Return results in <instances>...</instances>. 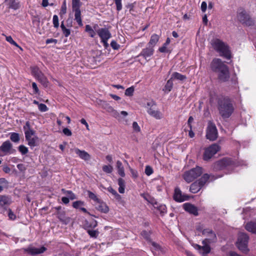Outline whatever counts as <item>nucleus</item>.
<instances>
[{
  "label": "nucleus",
  "mask_w": 256,
  "mask_h": 256,
  "mask_svg": "<svg viewBox=\"0 0 256 256\" xmlns=\"http://www.w3.org/2000/svg\"><path fill=\"white\" fill-rule=\"evenodd\" d=\"M173 198L175 201L181 202L188 200L190 197L187 194H182V192L180 190V188L176 187L174 189Z\"/></svg>",
  "instance_id": "nucleus-12"
},
{
  "label": "nucleus",
  "mask_w": 256,
  "mask_h": 256,
  "mask_svg": "<svg viewBox=\"0 0 256 256\" xmlns=\"http://www.w3.org/2000/svg\"><path fill=\"white\" fill-rule=\"evenodd\" d=\"M10 198L6 196H2L0 198V210L1 212H4L7 207L10 204Z\"/></svg>",
  "instance_id": "nucleus-19"
},
{
  "label": "nucleus",
  "mask_w": 256,
  "mask_h": 256,
  "mask_svg": "<svg viewBox=\"0 0 256 256\" xmlns=\"http://www.w3.org/2000/svg\"><path fill=\"white\" fill-rule=\"evenodd\" d=\"M80 122L86 126V129L88 130H90L88 124V122H86V120L84 118L81 119Z\"/></svg>",
  "instance_id": "nucleus-64"
},
{
  "label": "nucleus",
  "mask_w": 256,
  "mask_h": 256,
  "mask_svg": "<svg viewBox=\"0 0 256 256\" xmlns=\"http://www.w3.org/2000/svg\"><path fill=\"white\" fill-rule=\"evenodd\" d=\"M212 71L218 73V79L222 82H226L230 78L228 67L220 58H214L211 62Z\"/></svg>",
  "instance_id": "nucleus-1"
},
{
  "label": "nucleus",
  "mask_w": 256,
  "mask_h": 256,
  "mask_svg": "<svg viewBox=\"0 0 256 256\" xmlns=\"http://www.w3.org/2000/svg\"><path fill=\"white\" fill-rule=\"evenodd\" d=\"M102 170L106 174H110L113 171V167L111 165H104L102 167Z\"/></svg>",
  "instance_id": "nucleus-39"
},
{
  "label": "nucleus",
  "mask_w": 256,
  "mask_h": 256,
  "mask_svg": "<svg viewBox=\"0 0 256 256\" xmlns=\"http://www.w3.org/2000/svg\"><path fill=\"white\" fill-rule=\"evenodd\" d=\"M80 0H72V7H80Z\"/></svg>",
  "instance_id": "nucleus-57"
},
{
  "label": "nucleus",
  "mask_w": 256,
  "mask_h": 256,
  "mask_svg": "<svg viewBox=\"0 0 256 256\" xmlns=\"http://www.w3.org/2000/svg\"><path fill=\"white\" fill-rule=\"evenodd\" d=\"M71 152L76 154L80 158L88 161L90 160L91 156L88 152L84 150H80L77 148H74L70 150Z\"/></svg>",
  "instance_id": "nucleus-14"
},
{
  "label": "nucleus",
  "mask_w": 256,
  "mask_h": 256,
  "mask_svg": "<svg viewBox=\"0 0 256 256\" xmlns=\"http://www.w3.org/2000/svg\"><path fill=\"white\" fill-rule=\"evenodd\" d=\"M6 40L7 42H10V44H12L14 46H16L18 47L22 50V48L16 42H15L13 40V39L11 36H6Z\"/></svg>",
  "instance_id": "nucleus-43"
},
{
  "label": "nucleus",
  "mask_w": 256,
  "mask_h": 256,
  "mask_svg": "<svg viewBox=\"0 0 256 256\" xmlns=\"http://www.w3.org/2000/svg\"><path fill=\"white\" fill-rule=\"evenodd\" d=\"M210 178V176L208 174H204L202 176L197 182L198 183V184L202 188L206 182H208V180Z\"/></svg>",
  "instance_id": "nucleus-29"
},
{
  "label": "nucleus",
  "mask_w": 256,
  "mask_h": 256,
  "mask_svg": "<svg viewBox=\"0 0 256 256\" xmlns=\"http://www.w3.org/2000/svg\"><path fill=\"white\" fill-rule=\"evenodd\" d=\"M108 190L114 196H115L116 198H120V196L117 193V192L113 189L112 187H109L108 188Z\"/></svg>",
  "instance_id": "nucleus-52"
},
{
  "label": "nucleus",
  "mask_w": 256,
  "mask_h": 256,
  "mask_svg": "<svg viewBox=\"0 0 256 256\" xmlns=\"http://www.w3.org/2000/svg\"><path fill=\"white\" fill-rule=\"evenodd\" d=\"M159 40V36L158 34H154L151 37L148 44V46H152V48L156 46Z\"/></svg>",
  "instance_id": "nucleus-28"
},
{
  "label": "nucleus",
  "mask_w": 256,
  "mask_h": 256,
  "mask_svg": "<svg viewBox=\"0 0 256 256\" xmlns=\"http://www.w3.org/2000/svg\"><path fill=\"white\" fill-rule=\"evenodd\" d=\"M170 38H167L166 42L165 43L163 44V46L160 48L158 50L160 52H168V50L167 49V46L170 44Z\"/></svg>",
  "instance_id": "nucleus-34"
},
{
  "label": "nucleus",
  "mask_w": 256,
  "mask_h": 256,
  "mask_svg": "<svg viewBox=\"0 0 256 256\" xmlns=\"http://www.w3.org/2000/svg\"><path fill=\"white\" fill-rule=\"evenodd\" d=\"M0 151L4 152V155L10 154L13 153L12 144L9 140L4 142L0 146Z\"/></svg>",
  "instance_id": "nucleus-16"
},
{
  "label": "nucleus",
  "mask_w": 256,
  "mask_h": 256,
  "mask_svg": "<svg viewBox=\"0 0 256 256\" xmlns=\"http://www.w3.org/2000/svg\"><path fill=\"white\" fill-rule=\"evenodd\" d=\"M248 236L246 234L240 232L238 234L236 245L239 250L243 253L246 254L249 251L248 248Z\"/></svg>",
  "instance_id": "nucleus-7"
},
{
  "label": "nucleus",
  "mask_w": 256,
  "mask_h": 256,
  "mask_svg": "<svg viewBox=\"0 0 256 256\" xmlns=\"http://www.w3.org/2000/svg\"><path fill=\"white\" fill-rule=\"evenodd\" d=\"M63 34L66 37H68L70 34V30L69 28H66L62 22L60 25Z\"/></svg>",
  "instance_id": "nucleus-37"
},
{
  "label": "nucleus",
  "mask_w": 256,
  "mask_h": 256,
  "mask_svg": "<svg viewBox=\"0 0 256 256\" xmlns=\"http://www.w3.org/2000/svg\"><path fill=\"white\" fill-rule=\"evenodd\" d=\"M84 204V202L82 200L74 202L72 204V206L76 209H80Z\"/></svg>",
  "instance_id": "nucleus-40"
},
{
  "label": "nucleus",
  "mask_w": 256,
  "mask_h": 256,
  "mask_svg": "<svg viewBox=\"0 0 256 256\" xmlns=\"http://www.w3.org/2000/svg\"><path fill=\"white\" fill-rule=\"evenodd\" d=\"M130 173L132 174V176L134 178H137L138 176V172L132 168H130Z\"/></svg>",
  "instance_id": "nucleus-60"
},
{
  "label": "nucleus",
  "mask_w": 256,
  "mask_h": 256,
  "mask_svg": "<svg viewBox=\"0 0 256 256\" xmlns=\"http://www.w3.org/2000/svg\"><path fill=\"white\" fill-rule=\"evenodd\" d=\"M202 172V168L200 166H196L195 168H193L190 170L186 172L184 174L182 177L186 182L190 183L200 176Z\"/></svg>",
  "instance_id": "nucleus-6"
},
{
  "label": "nucleus",
  "mask_w": 256,
  "mask_h": 256,
  "mask_svg": "<svg viewBox=\"0 0 256 256\" xmlns=\"http://www.w3.org/2000/svg\"><path fill=\"white\" fill-rule=\"evenodd\" d=\"M38 81H39L44 86L47 87L48 85V82L46 78L42 74L40 76L36 78Z\"/></svg>",
  "instance_id": "nucleus-30"
},
{
  "label": "nucleus",
  "mask_w": 256,
  "mask_h": 256,
  "mask_svg": "<svg viewBox=\"0 0 256 256\" xmlns=\"http://www.w3.org/2000/svg\"><path fill=\"white\" fill-rule=\"evenodd\" d=\"M209 232L211 233V238H205L203 240L202 242V244H203L202 246H200L198 244H194L192 245L194 248L198 250L199 252L203 256L210 253V248L209 244L216 242L217 240L216 234H212L210 231Z\"/></svg>",
  "instance_id": "nucleus-5"
},
{
  "label": "nucleus",
  "mask_w": 256,
  "mask_h": 256,
  "mask_svg": "<svg viewBox=\"0 0 256 256\" xmlns=\"http://www.w3.org/2000/svg\"><path fill=\"white\" fill-rule=\"evenodd\" d=\"M209 231H210V232L213 234H215L213 231L209 228H206V230H204L202 231V236H206V238H211V233Z\"/></svg>",
  "instance_id": "nucleus-41"
},
{
  "label": "nucleus",
  "mask_w": 256,
  "mask_h": 256,
  "mask_svg": "<svg viewBox=\"0 0 256 256\" xmlns=\"http://www.w3.org/2000/svg\"><path fill=\"white\" fill-rule=\"evenodd\" d=\"M38 110L41 112H46L48 110V108L47 106L44 104H38Z\"/></svg>",
  "instance_id": "nucleus-48"
},
{
  "label": "nucleus",
  "mask_w": 256,
  "mask_h": 256,
  "mask_svg": "<svg viewBox=\"0 0 256 256\" xmlns=\"http://www.w3.org/2000/svg\"><path fill=\"white\" fill-rule=\"evenodd\" d=\"M52 22L54 28H58L59 26L58 18V16L54 15L53 16Z\"/></svg>",
  "instance_id": "nucleus-46"
},
{
  "label": "nucleus",
  "mask_w": 256,
  "mask_h": 256,
  "mask_svg": "<svg viewBox=\"0 0 256 256\" xmlns=\"http://www.w3.org/2000/svg\"><path fill=\"white\" fill-rule=\"evenodd\" d=\"M96 32L102 40H108L112 34L106 28H99L96 30Z\"/></svg>",
  "instance_id": "nucleus-18"
},
{
  "label": "nucleus",
  "mask_w": 256,
  "mask_h": 256,
  "mask_svg": "<svg viewBox=\"0 0 256 256\" xmlns=\"http://www.w3.org/2000/svg\"><path fill=\"white\" fill-rule=\"evenodd\" d=\"M154 208L156 209L161 214H164L166 212V208L164 204H159L156 202H152Z\"/></svg>",
  "instance_id": "nucleus-22"
},
{
  "label": "nucleus",
  "mask_w": 256,
  "mask_h": 256,
  "mask_svg": "<svg viewBox=\"0 0 256 256\" xmlns=\"http://www.w3.org/2000/svg\"><path fill=\"white\" fill-rule=\"evenodd\" d=\"M207 8V4L205 2H202L201 4V10L203 12H204Z\"/></svg>",
  "instance_id": "nucleus-61"
},
{
  "label": "nucleus",
  "mask_w": 256,
  "mask_h": 256,
  "mask_svg": "<svg viewBox=\"0 0 256 256\" xmlns=\"http://www.w3.org/2000/svg\"><path fill=\"white\" fill-rule=\"evenodd\" d=\"M154 171L152 168L149 166H146L145 168V174L148 176H150Z\"/></svg>",
  "instance_id": "nucleus-49"
},
{
  "label": "nucleus",
  "mask_w": 256,
  "mask_h": 256,
  "mask_svg": "<svg viewBox=\"0 0 256 256\" xmlns=\"http://www.w3.org/2000/svg\"><path fill=\"white\" fill-rule=\"evenodd\" d=\"M66 2L64 1V2L62 5V6L61 10H60V15L64 14L66 13Z\"/></svg>",
  "instance_id": "nucleus-53"
},
{
  "label": "nucleus",
  "mask_w": 256,
  "mask_h": 256,
  "mask_svg": "<svg viewBox=\"0 0 256 256\" xmlns=\"http://www.w3.org/2000/svg\"><path fill=\"white\" fill-rule=\"evenodd\" d=\"M132 128L136 132H139L140 130V128L136 122H134L132 124Z\"/></svg>",
  "instance_id": "nucleus-56"
},
{
  "label": "nucleus",
  "mask_w": 256,
  "mask_h": 256,
  "mask_svg": "<svg viewBox=\"0 0 256 256\" xmlns=\"http://www.w3.org/2000/svg\"><path fill=\"white\" fill-rule=\"evenodd\" d=\"M232 162L229 158H224L214 164V169L216 170H223L227 167H231Z\"/></svg>",
  "instance_id": "nucleus-13"
},
{
  "label": "nucleus",
  "mask_w": 256,
  "mask_h": 256,
  "mask_svg": "<svg viewBox=\"0 0 256 256\" xmlns=\"http://www.w3.org/2000/svg\"><path fill=\"white\" fill-rule=\"evenodd\" d=\"M110 46L114 50H118L120 48V45L118 44L115 40H112L111 42Z\"/></svg>",
  "instance_id": "nucleus-55"
},
{
  "label": "nucleus",
  "mask_w": 256,
  "mask_h": 256,
  "mask_svg": "<svg viewBox=\"0 0 256 256\" xmlns=\"http://www.w3.org/2000/svg\"><path fill=\"white\" fill-rule=\"evenodd\" d=\"M62 192H63L64 194L68 196V198L71 200L76 199V194L71 190H66L65 189L62 188Z\"/></svg>",
  "instance_id": "nucleus-31"
},
{
  "label": "nucleus",
  "mask_w": 256,
  "mask_h": 256,
  "mask_svg": "<svg viewBox=\"0 0 256 256\" xmlns=\"http://www.w3.org/2000/svg\"><path fill=\"white\" fill-rule=\"evenodd\" d=\"M146 108L148 113L156 120H160L163 118V114L156 108V104L154 101L146 103Z\"/></svg>",
  "instance_id": "nucleus-8"
},
{
  "label": "nucleus",
  "mask_w": 256,
  "mask_h": 256,
  "mask_svg": "<svg viewBox=\"0 0 256 256\" xmlns=\"http://www.w3.org/2000/svg\"><path fill=\"white\" fill-rule=\"evenodd\" d=\"M10 139L14 142H18L20 140L19 134L16 132L10 133Z\"/></svg>",
  "instance_id": "nucleus-35"
},
{
  "label": "nucleus",
  "mask_w": 256,
  "mask_h": 256,
  "mask_svg": "<svg viewBox=\"0 0 256 256\" xmlns=\"http://www.w3.org/2000/svg\"><path fill=\"white\" fill-rule=\"evenodd\" d=\"M218 110L222 118H228L234 111V107L230 99L228 97H224L220 100Z\"/></svg>",
  "instance_id": "nucleus-2"
},
{
  "label": "nucleus",
  "mask_w": 256,
  "mask_h": 256,
  "mask_svg": "<svg viewBox=\"0 0 256 256\" xmlns=\"http://www.w3.org/2000/svg\"><path fill=\"white\" fill-rule=\"evenodd\" d=\"M25 251L31 255H36L44 253L46 248L44 246H42L40 248H36L32 246H30L26 248Z\"/></svg>",
  "instance_id": "nucleus-17"
},
{
  "label": "nucleus",
  "mask_w": 256,
  "mask_h": 256,
  "mask_svg": "<svg viewBox=\"0 0 256 256\" xmlns=\"http://www.w3.org/2000/svg\"><path fill=\"white\" fill-rule=\"evenodd\" d=\"M63 133L66 136H70L72 134V132L68 128H64L62 130Z\"/></svg>",
  "instance_id": "nucleus-58"
},
{
  "label": "nucleus",
  "mask_w": 256,
  "mask_h": 256,
  "mask_svg": "<svg viewBox=\"0 0 256 256\" xmlns=\"http://www.w3.org/2000/svg\"><path fill=\"white\" fill-rule=\"evenodd\" d=\"M238 20L246 26H251L254 24L253 20L250 18L246 12L244 10L239 12L238 14Z\"/></svg>",
  "instance_id": "nucleus-11"
},
{
  "label": "nucleus",
  "mask_w": 256,
  "mask_h": 256,
  "mask_svg": "<svg viewBox=\"0 0 256 256\" xmlns=\"http://www.w3.org/2000/svg\"><path fill=\"white\" fill-rule=\"evenodd\" d=\"M173 83L172 80V79L170 78L169 80H168L164 88V90L166 92H170L172 88Z\"/></svg>",
  "instance_id": "nucleus-36"
},
{
  "label": "nucleus",
  "mask_w": 256,
  "mask_h": 256,
  "mask_svg": "<svg viewBox=\"0 0 256 256\" xmlns=\"http://www.w3.org/2000/svg\"><path fill=\"white\" fill-rule=\"evenodd\" d=\"M114 1L116 6V10L118 11L122 10V0H114Z\"/></svg>",
  "instance_id": "nucleus-51"
},
{
  "label": "nucleus",
  "mask_w": 256,
  "mask_h": 256,
  "mask_svg": "<svg viewBox=\"0 0 256 256\" xmlns=\"http://www.w3.org/2000/svg\"><path fill=\"white\" fill-rule=\"evenodd\" d=\"M206 138L212 141L216 140L218 137V130L216 125L212 122H208L206 130Z\"/></svg>",
  "instance_id": "nucleus-10"
},
{
  "label": "nucleus",
  "mask_w": 256,
  "mask_h": 256,
  "mask_svg": "<svg viewBox=\"0 0 256 256\" xmlns=\"http://www.w3.org/2000/svg\"><path fill=\"white\" fill-rule=\"evenodd\" d=\"M134 92V88L133 86L130 87L126 89L125 92V94L126 96H132Z\"/></svg>",
  "instance_id": "nucleus-44"
},
{
  "label": "nucleus",
  "mask_w": 256,
  "mask_h": 256,
  "mask_svg": "<svg viewBox=\"0 0 256 256\" xmlns=\"http://www.w3.org/2000/svg\"><path fill=\"white\" fill-rule=\"evenodd\" d=\"M183 207L184 210L189 213L195 216H197L198 214V209L194 205L189 203H185L184 204Z\"/></svg>",
  "instance_id": "nucleus-20"
},
{
  "label": "nucleus",
  "mask_w": 256,
  "mask_h": 256,
  "mask_svg": "<svg viewBox=\"0 0 256 256\" xmlns=\"http://www.w3.org/2000/svg\"><path fill=\"white\" fill-rule=\"evenodd\" d=\"M16 166L20 172H24L26 170V166L22 164H18Z\"/></svg>",
  "instance_id": "nucleus-59"
},
{
  "label": "nucleus",
  "mask_w": 256,
  "mask_h": 256,
  "mask_svg": "<svg viewBox=\"0 0 256 256\" xmlns=\"http://www.w3.org/2000/svg\"><path fill=\"white\" fill-rule=\"evenodd\" d=\"M57 42H58V40L56 39L49 38V39H47L46 40V44H51V43L56 44Z\"/></svg>",
  "instance_id": "nucleus-63"
},
{
  "label": "nucleus",
  "mask_w": 256,
  "mask_h": 256,
  "mask_svg": "<svg viewBox=\"0 0 256 256\" xmlns=\"http://www.w3.org/2000/svg\"><path fill=\"white\" fill-rule=\"evenodd\" d=\"M86 31L88 33L91 38H94L96 36V32L88 24L86 26Z\"/></svg>",
  "instance_id": "nucleus-38"
},
{
  "label": "nucleus",
  "mask_w": 256,
  "mask_h": 256,
  "mask_svg": "<svg viewBox=\"0 0 256 256\" xmlns=\"http://www.w3.org/2000/svg\"><path fill=\"white\" fill-rule=\"evenodd\" d=\"M97 202L98 204L96 206V208L98 210L104 213H106L108 212L109 209L105 203L101 202L100 200H99V202Z\"/></svg>",
  "instance_id": "nucleus-23"
},
{
  "label": "nucleus",
  "mask_w": 256,
  "mask_h": 256,
  "mask_svg": "<svg viewBox=\"0 0 256 256\" xmlns=\"http://www.w3.org/2000/svg\"><path fill=\"white\" fill-rule=\"evenodd\" d=\"M8 216L10 220H14L16 219V215L12 212V210L10 209H8Z\"/></svg>",
  "instance_id": "nucleus-45"
},
{
  "label": "nucleus",
  "mask_w": 256,
  "mask_h": 256,
  "mask_svg": "<svg viewBox=\"0 0 256 256\" xmlns=\"http://www.w3.org/2000/svg\"><path fill=\"white\" fill-rule=\"evenodd\" d=\"M80 8V7H72V9L74 12V20L76 21L80 26H82V22L81 18V12Z\"/></svg>",
  "instance_id": "nucleus-21"
},
{
  "label": "nucleus",
  "mask_w": 256,
  "mask_h": 256,
  "mask_svg": "<svg viewBox=\"0 0 256 256\" xmlns=\"http://www.w3.org/2000/svg\"><path fill=\"white\" fill-rule=\"evenodd\" d=\"M31 71L32 76L36 78L40 76L42 73L40 70L38 68L37 66H33L31 68Z\"/></svg>",
  "instance_id": "nucleus-33"
},
{
  "label": "nucleus",
  "mask_w": 256,
  "mask_h": 256,
  "mask_svg": "<svg viewBox=\"0 0 256 256\" xmlns=\"http://www.w3.org/2000/svg\"><path fill=\"white\" fill-rule=\"evenodd\" d=\"M202 188L198 184V182H195L190 185V190L191 192L195 194L198 192Z\"/></svg>",
  "instance_id": "nucleus-27"
},
{
  "label": "nucleus",
  "mask_w": 256,
  "mask_h": 256,
  "mask_svg": "<svg viewBox=\"0 0 256 256\" xmlns=\"http://www.w3.org/2000/svg\"><path fill=\"white\" fill-rule=\"evenodd\" d=\"M118 184L119 186H125V182L122 178H120L118 179Z\"/></svg>",
  "instance_id": "nucleus-62"
},
{
  "label": "nucleus",
  "mask_w": 256,
  "mask_h": 256,
  "mask_svg": "<svg viewBox=\"0 0 256 256\" xmlns=\"http://www.w3.org/2000/svg\"><path fill=\"white\" fill-rule=\"evenodd\" d=\"M6 2H8L9 8L14 10H17L19 8L20 5V2L18 0H6Z\"/></svg>",
  "instance_id": "nucleus-24"
},
{
  "label": "nucleus",
  "mask_w": 256,
  "mask_h": 256,
  "mask_svg": "<svg viewBox=\"0 0 256 256\" xmlns=\"http://www.w3.org/2000/svg\"><path fill=\"white\" fill-rule=\"evenodd\" d=\"M246 229L254 234H256V223L254 222H250L247 223L245 226Z\"/></svg>",
  "instance_id": "nucleus-26"
},
{
  "label": "nucleus",
  "mask_w": 256,
  "mask_h": 256,
  "mask_svg": "<svg viewBox=\"0 0 256 256\" xmlns=\"http://www.w3.org/2000/svg\"><path fill=\"white\" fill-rule=\"evenodd\" d=\"M172 79H176L180 80H184L186 79V76L184 75H182L178 72H174L170 78Z\"/></svg>",
  "instance_id": "nucleus-32"
},
{
  "label": "nucleus",
  "mask_w": 256,
  "mask_h": 256,
  "mask_svg": "<svg viewBox=\"0 0 256 256\" xmlns=\"http://www.w3.org/2000/svg\"><path fill=\"white\" fill-rule=\"evenodd\" d=\"M32 88L34 90V92L36 94H40V90L36 82L32 83Z\"/></svg>",
  "instance_id": "nucleus-54"
},
{
  "label": "nucleus",
  "mask_w": 256,
  "mask_h": 256,
  "mask_svg": "<svg viewBox=\"0 0 256 256\" xmlns=\"http://www.w3.org/2000/svg\"><path fill=\"white\" fill-rule=\"evenodd\" d=\"M154 52V49L152 46H148L146 48L142 50L140 54L137 57L142 56L148 62L150 60V58L152 56Z\"/></svg>",
  "instance_id": "nucleus-15"
},
{
  "label": "nucleus",
  "mask_w": 256,
  "mask_h": 256,
  "mask_svg": "<svg viewBox=\"0 0 256 256\" xmlns=\"http://www.w3.org/2000/svg\"><path fill=\"white\" fill-rule=\"evenodd\" d=\"M18 150L22 155L26 154L28 152V148L24 145H20L18 148Z\"/></svg>",
  "instance_id": "nucleus-42"
},
{
  "label": "nucleus",
  "mask_w": 256,
  "mask_h": 256,
  "mask_svg": "<svg viewBox=\"0 0 256 256\" xmlns=\"http://www.w3.org/2000/svg\"><path fill=\"white\" fill-rule=\"evenodd\" d=\"M24 130L28 144L32 148L36 146L38 144V138L36 135L35 131L30 128L29 122H26L24 126Z\"/></svg>",
  "instance_id": "nucleus-4"
},
{
  "label": "nucleus",
  "mask_w": 256,
  "mask_h": 256,
  "mask_svg": "<svg viewBox=\"0 0 256 256\" xmlns=\"http://www.w3.org/2000/svg\"><path fill=\"white\" fill-rule=\"evenodd\" d=\"M220 150V146L218 144H212L205 149L203 154L204 160H208Z\"/></svg>",
  "instance_id": "nucleus-9"
},
{
  "label": "nucleus",
  "mask_w": 256,
  "mask_h": 256,
  "mask_svg": "<svg viewBox=\"0 0 256 256\" xmlns=\"http://www.w3.org/2000/svg\"><path fill=\"white\" fill-rule=\"evenodd\" d=\"M88 234L92 238H96L98 234V232L96 230H88Z\"/></svg>",
  "instance_id": "nucleus-50"
},
{
  "label": "nucleus",
  "mask_w": 256,
  "mask_h": 256,
  "mask_svg": "<svg viewBox=\"0 0 256 256\" xmlns=\"http://www.w3.org/2000/svg\"><path fill=\"white\" fill-rule=\"evenodd\" d=\"M116 168L118 170V174L122 177H124L125 176V172L124 168L122 164V162L118 160L116 162Z\"/></svg>",
  "instance_id": "nucleus-25"
},
{
  "label": "nucleus",
  "mask_w": 256,
  "mask_h": 256,
  "mask_svg": "<svg viewBox=\"0 0 256 256\" xmlns=\"http://www.w3.org/2000/svg\"><path fill=\"white\" fill-rule=\"evenodd\" d=\"M88 196L89 198L96 202H99L100 200L97 196L91 192H88Z\"/></svg>",
  "instance_id": "nucleus-47"
},
{
  "label": "nucleus",
  "mask_w": 256,
  "mask_h": 256,
  "mask_svg": "<svg viewBox=\"0 0 256 256\" xmlns=\"http://www.w3.org/2000/svg\"><path fill=\"white\" fill-rule=\"evenodd\" d=\"M211 44L214 49L219 53L221 56L226 59L230 58V52L228 46L222 40L218 38L212 40Z\"/></svg>",
  "instance_id": "nucleus-3"
}]
</instances>
